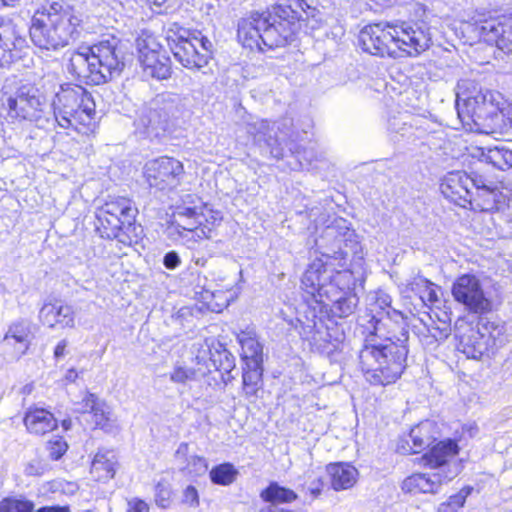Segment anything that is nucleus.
Masks as SVG:
<instances>
[{
  "label": "nucleus",
  "mask_w": 512,
  "mask_h": 512,
  "mask_svg": "<svg viewBox=\"0 0 512 512\" xmlns=\"http://www.w3.org/2000/svg\"><path fill=\"white\" fill-rule=\"evenodd\" d=\"M416 6V13L421 12L424 18L413 24L380 22L365 26L359 33L362 49L380 56H395L397 50L417 56L428 49L431 43V19L423 5Z\"/></svg>",
  "instance_id": "obj_1"
},
{
  "label": "nucleus",
  "mask_w": 512,
  "mask_h": 512,
  "mask_svg": "<svg viewBox=\"0 0 512 512\" xmlns=\"http://www.w3.org/2000/svg\"><path fill=\"white\" fill-rule=\"evenodd\" d=\"M125 66L119 40L111 38L70 53L68 72L86 84L100 85L119 76Z\"/></svg>",
  "instance_id": "obj_2"
},
{
  "label": "nucleus",
  "mask_w": 512,
  "mask_h": 512,
  "mask_svg": "<svg viewBox=\"0 0 512 512\" xmlns=\"http://www.w3.org/2000/svg\"><path fill=\"white\" fill-rule=\"evenodd\" d=\"M501 99L499 92L483 88L475 80L461 79L456 85L457 114L471 132L490 134L500 112Z\"/></svg>",
  "instance_id": "obj_3"
},
{
  "label": "nucleus",
  "mask_w": 512,
  "mask_h": 512,
  "mask_svg": "<svg viewBox=\"0 0 512 512\" xmlns=\"http://www.w3.org/2000/svg\"><path fill=\"white\" fill-rule=\"evenodd\" d=\"M408 331L402 329L401 338L387 339L381 344L364 345L359 352V364L365 379L372 385L395 383L406 368Z\"/></svg>",
  "instance_id": "obj_4"
},
{
  "label": "nucleus",
  "mask_w": 512,
  "mask_h": 512,
  "mask_svg": "<svg viewBox=\"0 0 512 512\" xmlns=\"http://www.w3.org/2000/svg\"><path fill=\"white\" fill-rule=\"evenodd\" d=\"M81 20L58 3L36 11L32 17L30 37L40 50L59 51L79 36Z\"/></svg>",
  "instance_id": "obj_5"
},
{
  "label": "nucleus",
  "mask_w": 512,
  "mask_h": 512,
  "mask_svg": "<svg viewBox=\"0 0 512 512\" xmlns=\"http://www.w3.org/2000/svg\"><path fill=\"white\" fill-rule=\"evenodd\" d=\"M54 120L63 129L90 135L97 128L95 102L80 85H62L52 102Z\"/></svg>",
  "instance_id": "obj_6"
},
{
  "label": "nucleus",
  "mask_w": 512,
  "mask_h": 512,
  "mask_svg": "<svg viewBox=\"0 0 512 512\" xmlns=\"http://www.w3.org/2000/svg\"><path fill=\"white\" fill-rule=\"evenodd\" d=\"M455 336L458 349L468 358L476 360L494 356L506 343L504 327L484 320L473 326L464 319H458Z\"/></svg>",
  "instance_id": "obj_7"
},
{
  "label": "nucleus",
  "mask_w": 512,
  "mask_h": 512,
  "mask_svg": "<svg viewBox=\"0 0 512 512\" xmlns=\"http://www.w3.org/2000/svg\"><path fill=\"white\" fill-rule=\"evenodd\" d=\"M138 213L133 202L127 198H117L106 202L96 212V230L102 238L117 239L123 244H131L128 231L133 227Z\"/></svg>",
  "instance_id": "obj_8"
},
{
  "label": "nucleus",
  "mask_w": 512,
  "mask_h": 512,
  "mask_svg": "<svg viewBox=\"0 0 512 512\" xmlns=\"http://www.w3.org/2000/svg\"><path fill=\"white\" fill-rule=\"evenodd\" d=\"M175 105L157 96L143 105L134 120L135 132L150 140L167 137L174 127Z\"/></svg>",
  "instance_id": "obj_9"
},
{
  "label": "nucleus",
  "mask_w": 512,
  "mask_h": 512,
  "mask_svg": "<svg viewBox=\"0 0 512 512\" xmlns=\"http://www.w3.org/2000/svg\"><path fill=\"white\" fill-rule=\"evenodd\" d=\"M3 105L12 120L34 122L39 127L49 122L50 109L46 97L31 85L18 88Z\"/></svg>",
  "instance_id": "obj_10"
},
{
  "label": "nucleus",
  "mask_w": 512,
  "mask_h": 512,
  "mask_svg": "<svg viewBox=\"0 0 512 512\" xmlns=\"http://www.w3.org/2000/svg\"><path fill=\"white\" fill-rule=\"evenodd\" d=\"M174 218L168 233L182 244L190 245L208 237L206 229L210 232V228L205 223L211 224V220L197 207H176Z\"/></svg>",
  "instance_id": "obj_11"
},
{
  "label": "nucleus",
  "mask_w": 512,
  "mask_h": 512,
  "mask_svg": "<svg viewBox=\"0 0 512 512\" xmlns=\"http://www.w3.org/2000/svg\"><path fill=\"white\" fill-rule=\"evenodd\" d=\"M184 173L182 162L168 156L149 160L143 168V175L149 187L166 192L181 184Z\"/></svg>",
  "instance_id": "obj_12"
},
{
  "label": "nucleus",
  "mask_w": 512,
  "mask_h": 512,
  "mask_svg": "<svg viewBox=\"0 0 512 512\" xmlns=\"http://www.w3.org/2000/svg\"><path fill=\"white\" fill-rule=\"evenodd\" d=\"M466 30L475 33L480 40L512 53V15L475 19L473 23H467Z\"/></svg>",
  "instance_id": "obj_13"
},
{
  "label": "nucleus",
  "mask_w": 512,
  "mask_h": 512,
  "mask_svg": "<svg viewBox=\"0 0 512 512\" xmlns=\"http://www.w3.org/2000/svg\"><path fill=\"white\" fill-rule=\"evenodd\" d=\"M455 301L462 304L467 311L485 314L492 310V301L486 295L479 278L472 274L459 276L452 286Z\"/></svg>",
  "instance_id": "obj_14"
},
{
  "label": "nucleus",
  "mask_w": 512,
  "mask_h": 512,
  "mask_svg": "<svg viewBox=\"0 0 512 512\" xmlns=\"http://www.w3.org/2000/svg\"><path fill=\"white\" fill-rule=\"evenodd\" d=\"M288 119L282 122H269L268 120H258L248 125L247 132L253 136L254 142L272 158L281 159L284 155V142L291 126Z\"/></svg>",
  "instance_id": "obj_15"
},
{
  "label": "nucleus",
  "mask_w": 512,
  "mask_h": 512,
  "mask_svg": "<svg viewBox=\"0 0 512 512\" xmlns=\"http://www.w3.org/2000/svg\"><path fill=\"white\" fill-rule=\"evenodd\" d=\"M459 452L457 443L451 439L434 445L422 456L424 465L437 469L443 479L451 481L461 471V464L456 459Z\"/></svg>",
  "instance_id": "obj_16"
},
{
  "label": "nucleus",
  "mask_w": 512,
  "mask_h": 512,
  "mask_svg": "<svg viewBox=\"0 0 512 512\" xmlns=\"http://www.w3.org/2000/svg\"><path fill=\"white\" fill-rule=\"evenodd\" d=\"M188 32L180 29L178 33L169 29L167 41L174 58L187 69H201L207 65V56L200 55V50Z\"/></svg>",
  "instance_id": "obj_17"
},
{
  "label": "nucleus",
  "mask_w": 512,
  "mask_h": 512,
  "mask_svg": "<svg viewBox=\"0 0 512 512\" xmlns=\"http://www.w3.org/2000/svg\"><path fill=\"white\" fill-rule=\"evenodd\" d=\"M476 176L477 174L469 175L463 171L449 172L441 182V192L451 202L466 208L474 195Z\"/></svg>",
  "instance_id": "obj_18"
},
{
  "label": "nucleus",
  "mask_w": 512,
  "mask_h": 512,
  "mask_svg": "<svg viewBox=\"0 0 512 512\" xmlns=\"http://www.w3.org/2000/svg\"><path fill=\"white\" fill-rule=\"evenodd\" d=\"M266 25V15L254 13L238 23V40L243 47L250 50L264 51L262 30Z\"/></svg>",
  "instance_id": "obj_19"
},
{
  "label": "nucleus",
  "mask_w": 512,
  "mask_h": 512,
  "mask_svg": "<svg viewBox=\"0 0 512 512\" xmlns=\"http://www.w3.org/2000/svg\"><path fill=\"white\" fill-rule=\"evenodd\" d=\"M473 187L474 195L468 206L474 210L492 211L498 209V203L501 199V192L493 182L487 181L482 176L477 175Z\"/></svg>",
  "instance_id": "obj_20"
},
{
  "label": "nucleus",
  "mask_w": 512,
  "mask_h": 512,
  "mask_svg": "<svg viewBox=\"0 0 512 512\" xmlns=\"http://www.w3.org/2000/svg\"><path fill=\"white\" fill-rule=\"evenodd\" d=\"M448 482L440 472L413 473L402 481L401 489L409 494H437Z\"/></svg>",
  "instance_id": "obj_21"
},
{
  "label": "nucleus",
  "mask_w": 512,
  "mask_h": 512,
  "mask_svg": "<svg viewBox=\"0 0 512 512\" xmlns=\"http://www.w3.org/2000/svg\"><path fill=\"white\" fill-rule=\"evenodd\" d=\"M294 34V27L284 19H276L269 14L266 16V25L262 30V44L263 47L272 49L274 47L285 46L292 40Z\"/></svg>",
  "instance_id": "obj_22"
},
{
  "label": "nucleus",
  "mask_w": 512,
  "mask_h": 512,
  "mask_svg": "<svg viewBox=\"0 0 512 512\" xmlns=\"http://www.w3.org/2000/svg\"><path fill=\"white\" fill-rule=\"evenodd\" d=\"M139 61L145 77L163 80L171 75L170 59L155 49H140Z\"/></svg>",
  "instance_id": "obj_23"
},
{
  "label": "nucleus",
  "mask_w": 512,
  "mask_h": 512,
  "mask_svg": "<svg viewBox=\"0 0 512 512\" xmlns=\"http://www.w3.org/2000/svg\"><path fill=\"white\" fill-rule=\"evenodd\" d=\"M331 275L327 271L326 265L321 261H314L309 265L302 277L303 289L313 297H320L322 301L323 296L330 297V290L328 289L327 281L330 280Z\"/></svg>",
  "instance_id": "obj_24"
},
{
  "label": "nucleus",
  "mask_w": 512,
  "mask_h": 512,
  "mask_svg": "<svg viewBox=\"0 0 512 512\" xmlns=\"http://www.w3.org/2000/svg\"><path fill=\"white\" fill-rule=\"evenodd\" d=\"M27 431L37 436H43L58 427V421L54 415L39 407H29L23 418Z\"/></svg>",
  "instance_id": "obj_25"
},
{
  "label": "nucleus",
  "mask_w": 512,
  "mask_h": 512,
  "mask_svg": "<svg viewBox=\"0 0 512 512\" xmlns=\"http://www.w3.org/2000/svg\"><path fill=\"white\" fill-rule=\"evenodd\" d=\"M40 321L53 328L56 325L61 327H74V312L71 306L62 303H46L42 306L39 312Z\"/></svg>",
  "instance_id": "obj_26"
},
{
  "label": "nucleus",
  "mask_w": 512,
  "mask_h": 512,
  "mask_svg": "<svg viewBox=\"0 0 512 512\" xmlns=\"http://www.w3.org/2000/svg\"><path fill=\"white\" fill-rule=\"evenodd\" d=\"M31 342V327L26 321L12 323L3 338V344L15 350L18 357L24 355Z\"/></svg>",
  "instance_id": "obj_27"
},
{
  "label": "nucleus",
  "mask_w": 512,
  "mask_h": 512,
  "mask_svg": "<svg viewBox=\"0 0 512 512\" xmlns=\"http://www.w3.org/2000/svg\"><path fill=\"white\" fill-rule=\"evenodd\" d=\"M242 358L247 368H260L263 363V348L253 331H241L237 335Z\"/></svg>",
  "instance_id": "obj_28"
},
{
  "label": "nucleus",
  "mask_w": 512,
  "mask_h": 512,
  "mask_svg": "<svg viewBox=\"0 0 512 512\" xmlns=\"http://www.w3.org/2000/svg\"><path fill=\"white\" fill-rule=\"evenodd\" d=\"M436 440V427L434 422L426 420L414 426L408 435L406 443L412 442L409 449L404 447V453H419Z\"/></svg>",
  "instance_id": "obj_29"
},
{
  "label": "nucleus",
  "mask_w": 512,
  "mask_h": 512,
  "mask_svg": "<svg viewBox=\"0 0 512 512\" xmlns=\"http://www.w3.org/2000/svg\"><path fill=\"white\" fill-rule=\"evenodd\" d=\"M275 16L294 26L295 21L306 20L315 11L306 0H281L274 9Z\"/></svg>",
  "instance_id": "obj_30"
},
{
  "label": "nucleus",
  "mask_w": 512,
  "mask_h": 512,
  "mask_svg": "<svg viewBox=\"0 0 512 512\" xmlns=\"http://www.w3.org/2000/svg\"><path fill=\"white\" fill-rule=\"evenodd\" d=\"M117 457L112 450H99L93 458L90 473L97 481H108L116 473Z\"/></svg>",
  "instance_id": "obj_31"
},
{
  "label": "nucleus",
  "mask_w": 512,
  "mask_h": 512,
  "mask_svg": "<svg viewBox=\"0 0 512 512\" xmlns=\"http://www.w3.org/2000/svg\"><path fill=\"white\" fill-rule=\"evenodd\" d=\"M334 490H345L354 486L357 482L358 471L348 463H334L327 466Z\"/></svg>",
  "instance_id": "obj_32"
},
{
  "label": "nucleus",
  "mask_w": 512,
  "mask_h": 512,
  "mask_svg": "<svg viewBox=\"0 0 512 512\" xmlns=\"http://www.w3.org/2000/svg\"><path fill=\"white\" fill-rule=\"evenodd\" d=\"M392 298L384 291H377L374 296V302L371 303V311L376 313L373 318L376 319L377 325H379L383 317L386 316L388 319H395L397 317L402 318V314L391 307Z\"/></svg>",
  "instance_id": "obj_33"
},
{
  "label": "nucleus",
  "mask_w": 512,
  "mask_h": 512,
  "mask_svg": "<svg viewBox=\"0 0 512 512\" xmlns=\"http://www.w3.org/2000/svg\"><path fill=\"white\" fill-rule=\"evenodd\" d=\"M263 501L272 504L291 503L297 499V494L286 487L280 486L277 482H272L260 493Z\"/></svg>",
  "instance_id": "obj_34"
},
{
  "label": "nucleus",
  "mask_w": 512,
  "mask_h": 512,
  "mask_svg": "<svg viewBox=\"0 0 512 512\" xmlns=\"http://www.w3.org/2000/svg\"><path fill=\"white\" fill-rule=\"evenodd\" d=\"M263 368H247L242 375L243 392L245 397L253 402L258 397V391L261 388Z\"/></svg>",
  "instance_id": "obj_35"
},
{
  "label": "nucleus",
  "mask_w": 512,
  "mask_h": 512,
  "mask_svg": "<svg viewBox=\"0 0 512 512\" xmlns=\"http://www.w3.org/2000/svg\"><path fill=\"white\" fill-rule=\"evenodd\" d=\"M484 157L489 163L500 170L505 171L512 167V151L504 146L488 149Z\"/></svg>",
  "instance_id": "obj_36"
},
{
  "label": "nucleus",
  "mask_w": 512,
  "mask_h": 512,
  "mask_svg": "<svg viewBox=\"0 0 512 512\" xmlns=\"http://www.w3.org/2000/svg\"><path fill=\"white\" fill-rule=\"evenodd\" d=\"M238 475L237 469L231 463H222L210 471V479L214 484L227 486L232 484Z\"/></svg>",
  "instance_id": "obj_37"
},
{
  "label": "nucleus",
  "mask_w": 512,
  "mask_h": 512,
  "mask_svg": "<svg viewBox=\"0 0 512 512\" xmlns=\"http://www.w3.org/2000/svg\"><path fill=\"white\" fill-rule=\"evenodd\" d=\"M34 503L22 495L6 497L0 501V512H32Z\"/></svg>",
  "instance_id": "obj_38"
},
{
  "label": "nucleus",
  "mask_w": 512,
  "mask_h": 512,
  "mask_svg": "<svg viewBox=\"0 0 512 512\" xmlns=\"http://www.w3.org/2000/svg\"><path fill=\"white\" fill-rule=\"evenodd\" d=\"M472 490L473 488L470 486L463 487L456 494L451 495L446 501L440 503L436 512H457L464 506Z\"/></svg>",
  "instance_id": "obj_39"
},
{
  "label": "nucleus",
  "mask_w": 512,
  "mask_h": 512,
  "mask_svg": "<svg viewBox=\"0 0 512 512\" xmlns=\"http://www.w3.org/2000/svg\"><path fill=\"white\" fill-rule=\"evenodd\" d=\"M491 135H500L503 137H512V108L506 113L499 112L497 121L493 124Z\"/></svg>",
  "instance_id": "obj_40"
},
{
  "label": "nucleus",
  "mask_w": 512,
  "mask_h": 512,
  "mask_svg": "<svg viewBox=\"0 0 512 512\" xmlns=\"http://www.w3.org/2000/svg\"><path fill=\"white\" fill-rule=\"evenodd\" d=\"M183 204L178 207H197L198 211H201L207 215L209 220H211V224H214L216 221L221 219L219 212H214L209 209L201 199L193 194H187L182 199Z\"/></svg>",
  "instance_id": "obj_41"
},
{
  "label": "nucleus",
  "mask_w": 512,
  "mask_h": 512,
  "mask_svg": "<svg viewBox=\"0 0 512 512\" xmlns=\"http://www.w3.org/2000/svg\"><path fill=\"white\" fill-rule=\"evenodd\" d=\"M358 305V297L356 294H349L339 298L334 303V310L339 317H347L351 315Z\"/></svg>",
  "instance_id": "obj_42"
},
{
  "label": "nucleus",
  "mask_w": 512,
  "mask_h": 512,
  "mask_svg": "<svg viewBox=\"0 0 512 512\" xmlns=\"http://www.w3.org/2000/svg\"><path fill=\"white\" fill-rule=\"evenodd\" d=\"M97 428L106 429L109 426L110 409L105 402H101L91 413Z\"/></svg>",
  "instance_id": "obj_43"
},
{
  "label": "nucleus",
  "mask_w": 512,
  "mask_h": 512,
  "mask_svg": "<svg viewBox=\"0 0 512 512\" xmlns=\"http://www.w3.org/2000/svg\"><path fill=\"white\" fill-rule=\"evenodd\" d=\"M196 373L192 368L176 366L170 373V380L177 384H186L195 379Z\"/></svg>",
  "instance_id": "obj_44"
},
{
  "label": "nucleus",
  "mask_w": 512,
  "mask_h": 512,
  "mask_svg": "<svg viewBox=\"0 0 512 512\" xmlns=\"http://www.w3.org/2000/svg\"><path fill=\"white\" fill-rule=\"evenodd\" d=\"M68 448L67 443L62 438H57L55 440H51L47 444V450L49 452V456L53 460L60 459Z\"/></svg>",
  "instance_id": "obj_45"
},
{
  "label": "nucleus",
  "mask_w": 512,
  "mask_h": 512,
  "mask_svg": "<svg viewBox=\"0 0 512 512\" xmlns=\"http://www.w3.org/2000/svg\"><path fill=\"white\" fill-rule=\"evenodd\" d=\"M187 469L190 474L202 475L208 469L207 461L204 457L191 456L188 461Z\"/></svg>",
  "instance_id": "obj_46"
},
{
  "label": "nucleus",
  "mask_w": 512,
  "mask_h": 512,
  "mask_svg": "<svg viewBox=\"0 0 512 512\" xmlns=\"http://www.w3.org/2000/svg\"><path fill=\"white\" fill-rule=\"evenodd\" d=\"M192 40L196 43L197 48L200 50V55L207 56V63L212 57L213 52V44L212 42L205 36H201L199 33V36L193 35Z\"/></svg>",
  "instance_id": "obj_47"
},
{
  "label": "nucleus",
  "mask_w": 512,
  "mask_h": 512,
  "mask_svg": "<svg viewBox=\"0 0 512 512\" xmlns=\"http://www.w3.org/2000/svg\"><path fill=\"white\" fill-rule=\"evenodd\" d=\"M202 298L209 304V305H212L210 303V299H214V298H219L221 299V303H218L216 302L215 303V306L220 310L222 309L223 307H226L228 305V299L227 298H223L222 297V292L221 291H214L212 290L210 287H203V292H202Z\"/></svg>",
  "instance_id": "obj_48"
},
{
  "label": "nucleus",
  "mask_w": 512,
  "mask_h": 512,
  "mask_svg": "<svg viewBox=\"0 0 512 512\" xmlns=\"http://www.w3.org/2000/svg\"><path fill=\"white\" fill-rule=\"evenodd\" d=\"M150 507L144 500L133 497L127 500V512H149Z\"/></svg>",
  "instance_id": "obj_49"
},
{
  "label": "nucleus",
  "mask_w": 512,
  "mask_h": 512,
  "mask_svg": "<svg viewBox=\"0 0 512 512\" xmlns=\"http://www.w3.org/2000/svg\"><path fill=\"white\" fill-rule=\"evenodd\" d=\"M419 297L424 304H427V303L434 304L435 302H437L439 299H438L435 284L430 282L428 284V286L423 290V292L421 293V295Z\"/></svg>",
  "instance_id": "obj_50"
},
{
  "label": "nucleus",
  "mask_w": 512,
  "mask_h": 512,
  "mask_svg": "<svg viewBox=\"0 0 512 512\" xmlns=\"http://www.w3.org/2000/svg\"><path fill=\"white\" fill-rule=\"evenodd\" d=\"M95 394L88 393L82 401V413H92L101 403Z\"/></svg>",
  "instance_id": "obj_51"
},
{
  "label": "nucleus",
  "mask_w": 512,
  "mask_h": 512,
  "mask_svg": "<svg viewBox=\"0 0 512 512\" xmlns=\"http://www.w3.org/2000/svg\"><path fill=\"white\" fill-rule=\"evenodd\" d=\"M430 283L429 280L422 276L414 277L407 285L408 289H410L412 292L416 293L418 296L421 295L423 290L428 286Z\"/></svg>",
  "instance_id": "obj_52"
},
{
  "label": "nucleus",
  "mask_w": 512,
  "mask_h": 512,
  "mask_svg": "<svg viewBox=\"0 0 512 512\" xmlns=\"http://www.w3.org/2000/svg\"><path fill=\"white\" fill-rule=\"evenodd\" d=\"M183 502L192 507H197L199 505L198 492L194 486L189 485L185 488L183 492Z\"/></svg>",
  "instance_id": "obj_53"
},
{
  "label": "nucleus",
  "mask_w": 512,
  "mask_h": 512,
  "mask_svg": "<svg viewBox=\"0 0 512 512\" xmlns=\"http://www.w3.org/2000/svg\"><path fill=\"white\" fill-rule=\"evenodd\" d=\"M427 330H428V333L436 341L446 339L448 337V335H449V332H450L448 326H444V327L432 326V327H428Z\"/></svg>",
  "instance_id": "obj_54"
},
{
  "label": "nucleus",
  "mask_w": 512,
  "mask_h": 512,
  "mask_svg": "<svg viewBox=\"0 0 512 512\" xmlns=\"http://www.w3.org/2000/svg\"><path fill=\"white\" fill-rule=\"evenodd\" d=\"M163 263L167 269H175L180 264V257L174 251L168 252L164 256Z\"/></svg>",
  "instance_id": "obj_55"
},
{
  "label": "nucleus",
  "mask_w": 512,
  "mask_h": 512,
  "mask_svg": "<svg viewBox=\"0 0 512 512\" xmlns=\"http://www.w3.org/2000/svg\"><path fill=\"white\" fill-rule=\"evenodd\" d=\"M67 345H68V342L65 339L61 340L56 345V347L54 349V356H55V358L59 359V358L64 357Z\"/></svg>",
  "instance_id": "obj_56"
},
{
  "label": "nucleus",
  "mask_w": 512,
  "mask_h": 512,
  "mask_svg": "<svg viewBox=\"0 0 512 512\" xmlns=\"http://www.w3.org/2000/svg\"><path fill=\"white\" fill-rule=\"evenodd\" d=\"M322 488L323 482L320 479H318L317 481L311 483L308 490L314 497H317L318 495H320Z\"/></svg>",
  "instance_id": "obj_57"
},
{
  "label": "nucleus",
  "mask_w": 512,
  "mask_h": 512,
  "mask_svg": "<svg viewBox=\"0 0 512 512\" xmlns=\"http://www.w3.org/2000/svg\"><path fill=\"white\" fill-rule=\"evenodd\" d=\"M36 512H70L67 506H46L38 509Z\"/></svg>",
  "instance_id": "obj_58"
},
{
  "label": "nucleus",
  "mask_w": 512,
  "mask_h": 512,
  "mask_svg": "<svg viewBox=\"0 0 512 512\" xmlns=\"http://www.w3.org/2000/svg\"><path fill=\"white\" fill-rule=\"evenodd\" d=\"M327 257H332L335 259L345 260L347 258V253L344 252L342 249L339 248L338 251H334L333 255H330L329 253L325 254Z\"/></svg>",
  "instance_id": "obj_59"
},
{
  "label": "nucleus",
  "mask_w": 512,
  "mask_h": 512,
  "mask_svg": "<svg viewBox=\"0 0 512 512\" xmlns=\"http://www.w3.org/2000/svg\"><path fill=\"white\" fill-rule=\"evenodd\" d=\"M78 378V372L75 369H69L66 372L65 380L68 382H75Z\"/></svg>",
  "instance_id": "obj_60"
},
{
  "label": "nucleus",
  "mask_w": 512,
  "mask_h": 512,
  "mask_svg": "<svg viewBox=\"0 0 512 512\" xmlns=\"http://www.w3.org/2000/svg\"><path fill=\"white\" fill-rule=\"evenodd\" d=\"M373 1L382 7H389V6H393L397 3H400L402 0H373Z\"/></svg>",
  "instance_id": "obj_61"
},
{
  "label": "nucleus",
  "mask_w": 512,
  "mask_h": 512,
  "mask_svg": "<svg viewBox=\"0 0 512 512\" xmlns=\"http://www.w3.org/2000/svg\"><path fill=\"white\" fill-rule=\"evenodd\" d=\"M464 430L468 432V434L472 437L478 433V427L476 424H469L464 427Z\"/></svg>",
  "instance_id": "obj_62"
},
{
  "label": "nucleus",
  "mask_w": 512,
  "mask_h": 512,
  "mask_svg": "<svg viewBox=\"0 0 512 512\" xmlns=\"http://www.w3.org/2000/svg\"><path fill=\"white\" fill-rule=\"evenodd\" d=\"M223 356L225 357V359L227 361V366L224 367V370L228 372L233 367V361H230V359H229L231 354L228 351L224 350Z\"/></svg>",
  "instance_id": "obj_63"
},
{
  "label": "nucleus",
  "mask_w": 512,
  "mask_h": 512,
  "mask_svg": "<svg viewBox=\"0 0 512 512\" xmlns=\"http://www.w3.org/2000/svg\"><path fill=\"white\" fill-rule=\"evenodd\" d=\"M5 32H6V29L4 27L0 26V45L4 44L5 46H8Z\"/></svg>",
  "instance_id": "obj_64"
}]
</instances>
